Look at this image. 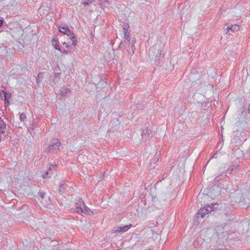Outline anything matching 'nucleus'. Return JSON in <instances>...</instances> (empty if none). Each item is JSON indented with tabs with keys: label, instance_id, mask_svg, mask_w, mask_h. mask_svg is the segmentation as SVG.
Returning <instances> with one entry per match:
<instances>
[{
	"label": "nucleus",
	"instance_id": "f257e3e1",
	"mask_svg": "<svg viewBox=\"0 0 250 250\" xmlns=\"http://www.w3.org/2000/svg\"><path fill=\"white\" fill-rule=\"evenodd\" d=\"M59 31L61 33L66 34L69 37L70 42H68L69 44L75 46L77 43V41L75 40V36L73 32L70 31L68 27L66 25H62L59 27Z\"/></svg>",
	"mask_w": 250,
	"mask_h": 250
},
{
	"label": "nucleus",
	"instance_id": "f03ea898",
	"mask_svg": "<svg viewBox=\"0 0 250 250\" xmlns=\"http://www.w3.org/2000/svg\"><path fill=\"white\" fill-rule=\"evenodd\" d=\"M75 210L77 213L82 214H89L91 212L90 209L85 206L83 201H79V202L76 204Z\"/></svg>",
	"mask_w": 250,
	"mask_h": 250
},
{
	"label": "nucleus",
	"instance_id": "7ed1b4c3",
	"mask_svg": "<svg viewBox=\"0 0 250 250\" xmlns=\"http://www.w3.org/2000/svg\"><path fill=\"white\" fill-rule=\"evenodd\" d=\"M61 144L60 140L58 139L53 140L52 142V144L50 145L46 149V152L47 153H52L54 151L59 150V147L61 146Z\"/></svg>",
	"mask_w": 250,
	"mask_h": 250
},
{
	"label": "nucleus",
	"instance_id": "20e7f679",
	"mask_svg": "<svg viewBox=\"0 0 250 250\" xmlns=\"http://www.w3.org/2000/svg\"><path fill=\"white\" fill-rule=\"evenodd\" d=\"M152 135V132L150 129L146 128L143 130L142 132V139L145 142L148 140L150 136Z\"/></svg>",
	"mask_w": 250,
	"mask_h": 250
},
{
	"label": "nucleus",
	"instance_id": "39448f33",
	"mask_svg": "<svg viewBox=\"0 0 250 250\" xmlns=\"http://www.w3.org/2000/svg\"><path fill=\"white\" fill-rule=\"evenodd\" d=\"M132 225L130 224L128 225H125L124 226H120L115 228L114 229V232H122L126 231L131 227Z\"/></svg>",
	"mask_w": 250,
	"mask_h": 250
},
{
	"label": "nucleus",
	"instance_id": "423d86ee",
	"mask_svg": "<svg viewBox=\"0 0 250 250\" xmlns=\"http://www.w3.org/2000/svg\"><path fill=\"white\" fill-rule=\"evenodd\" d=\"M225 26H226V28L224 29V32L225 34H227L229 32V30L234 32L235 31H237L239 29V26L237 24L232 25H231V26H229L228 25H226Z\"/></svg>",
	"mask_w": 250,
	"mask_h": 250
},
{
	"label": "nucleus",
	"instance_id": "0eeeda50",
	"mask_svg": "<svg viewBox=\"0 0 250 250\" xmlns=\"http://www.w3.org/2000/svg\"><path fill=\"white\" fill-rule=\"evenodd\" d=\"M71 93V90L68 88L64 87L62 88L60 90L59 96L61 97H66L69 95Z\"/></svg>",
	"mask_w": 250,
	"mask_h": 250
},
{
	"label": "nucleus",
	"instance_id": "6e6552de",
	"mask_svg": "<svg viewBox=\"0 0 250 250\" xmlns=\"http://www.w3.org/2000/svg\"><path fill=\"white\" fill-rule=\"evenodd\" d=\"M208 209L206 208V207L203 208H201L199 210L198 214L201 215L202 218H203L205 215L208 213Z\"/></svg>",
	"mask_w": 250,
	"mask_h": 250
},
{
	"label": "nucleus",
	"instance_id": "1a4fd4ad",
	"mask_svg": "<svg viewBox=\"0 0 250 250\" xmlns=\"http://www.w3.org/2000/svg\"><path fill=\"white\" fill-rule=\"evenodd\" d=\"M10 95L11 94H8L3 90H2L0 93V96L4 101L7 100L10 97Z\"/></svg>",
	"mask_w": 250,
	"mask_h": 250
},
{
	"label": "nucleus",
	"instance_id": "9d476101",
	"mask_svg": "<svg viewBox=\"0 0 250 250\" xmlns=\"http://www.w3.org/2000/svg\"><path fill=\"white\" fill-rule=\"evenodd\" d=\"M52 167H53V165H51V166L50 165L49 167L48 168L49 172L47 171L44 174L42 175L43 178L45 179V178H47V177H50V175L53 174V173L51 172V171H52Z\"/></svg>",
	"mask_w": 250,
	"mask_h": 250
},
{
	"label": "nucleus",
	"instance_id": "9b49d317",
	"mask_svg": "<svg viewBox=\"0 0 250 250\" xmlns=\"http://www.w3.org/2000/svg\"><path fill=\"white\" fill-rule=\"evenodd\" d=\"M5 128L6 124L0 117V133H4Z\"/></svg>",
	"mask_w": 250,
	"mask_h": 250
},
{
	"label": "nucleus",
	"instance_id": "f8f14e48",
	"mask_svg": "<svg viewBox=\"0 0 250 250\" xmlns=\"http://www.w3.org/2000/svg\"><path fill=\"white\" fill-rule=\"evenodd\" d=\"M92 1L90 0H86L85 1L82 2V4L83 5V7L85 8H87L89 5L91 4Z\"/></svg>",
	"mask_w": 250,
	"mask_h": 250
},
{
	"label": "nucleus",
	"instance_id": "ddd939ff",
	"mask_svg": "<svg viewBox=\"0 0 250 250\" xmlns=\"http://www.w3.org/2000/svg\"><path fill=\"white\" fill-rule=\"evenodd\" d=\"M215 206H218V205L216 204H212L210 205H208L206 206V208L208 209V212L213 211L214 208H216V207H214Z\"/></svg>",
	"mask_w": 250,
	"mask_h": 250
},
{
	"label": "nucleus",
	"instance_id": "4468645a",
	"mask_svg": "<svg viewBox=\"0 0 250 250\" xmlns=\"http://www.w3.org/2000/svg\"><path fill=\"white\" fill-rule=\"evenodd\" d=\"M54 246L53 250H64L63 246L60 244H58L57 245H53Z\"/></svg>",
	"mask_w": 250,
	"mask_h": 250
},
{
	"label": "nucleus",
	"instance_id": "2eb2a0df",
	"mask_svg": "<svg viewBox=\"0 0 250 250\" xmlns=\"http://www.w3.org/2000/svg\"><path fill=\"white\" fill-rule=\"evenodd\" d=\"M26 116L25 114L23 113L20 115V119L21 122H23L24 120L26 119Z\"/></svg>",
	"mask_w": 250,
	"mask_h": 250
},
{
	"label": "nucleus",
	"instance_id": "dca6fc26",
	"mask_svg": "<svg viewBox=\"0 0 250 250\" xmlns=\"http://www.w3.org/2000/svg\"><path fill=\"white\" fill-rule=\"evenodd\" d=\"M161 57V51L159 50H158L157 54L156 56L155 60L158 61L160 59Z\"/></svg>",
	"mask_w": 250,
	"mask_h": 250
},
{
	"label": "nucleus",
	"instance_id": "f3484780",
	"mask_svg": "<svg viewBox=\"0 0 250 250\" xmlns=\"http://www.w3.org/2000/svg\"><path fill=\"white\" fill-rule=\"evenodd\" d=\"M124 37L126 39H128L129 38V33L127 32V31H125V28L124 29Z\"/></svg>",
	"mask_w": 250,
	"mask_h": 250
},
{
	"label": "nucleus",
	"instance_id": "a211bd4d",
	"mask_svg": "<svg viewBox=\"0 0 250 250\" xmlns=\"http://www.w3.org/2000/svg\"><path fill=\"white\" fill-rule=\"evenodd\" d=\"M39 196L42 198H44V193L43 192H40L39 193Z\"/></svg>",
	"mask_w": 250,
	"mask_h": 250
},
{
	"label": "nucleus",
	"instance_id": "6ab92c4d",
	"mask_svg": "<svg viewBox=\"0 0 250 250\" xmlns=\"http://www.w3.org/2000/svg\"><path fill=\"white\" fill-rule=\"evenodd\" d=\"M59 243H57V242L56 241H52V245H51V246L53 247V249L54 248V246H53V245H57Z\"/></svg>",
	"mask_w": 250,
	"mask_h": 250
},
{
	"label": "nucleus",
	"instance_id": "aec40b11",
	"mask_svg": "<svg viewBox=\"0 0 250 250\" xmlns=\"http://www.w3.org/2000/svg\"><path fill=\"white\" fill-rule=\"evenodd\" d=\"M54 46H55V49H57V50H59L60 51H61V49H60V47L59 45H54Z\"/></svg>",
	"mask_w": 250,
	"mask_h": 250
},
{
	"label": "nucleus",
	"instance_id": "412c9836",
	"mask_svg": "<svg viewBox=\"0 0 250 250\" xmlns=\"http://www.w3.org/2000/svg\"><path fill=\"white\" fill-rule=\"evenodd\" d=\"M211 250H228L227 249H221L218 248H214Z\"/></svg>",
	"mask_w": 250,
	"mask_h": 250
},
{
	"label": "nucleus",
	"instance_id": "4be33fe9",
	"mask_svg": "<svg viewBox=\"0 0 250 250\" xmlns=\"http://www.w3.org/2000/svg\"><path fill=\"white\" fill-rule=\"evenodd\" d=\"M3 23V21L2 20H0V27H1Z\"/></svg>",
	"mask_w": 250,
	"mask_h": 250
},
{
	"label": "nucleus",
	"instance_id": "5701e85b",
	"mask_svg": "<svg viewBox=\"0 0 250 250\" xmlns=\"http://www.w3.org/2000/svg\"><path fill=\"white\" fill-rule=\"evenodd\" d=\"M55 78H59V73H56L55 74Z\"/></svg>",
	"mask_w": 250,
	"mask_h": 250
},
{
	"label": "nucleus",
	"instance_id": "b1692460",
	"mask_svg": "<svg viewBox=\"0 0 250 250\" xmlns=\"http://www.w3.org/2000/svg\"><path fill=\"white\" fill-rule=\"evenodd\" d=\"M63 44L66 47H69V45L68 44V43H66V42H64L63 43Z\"/></svg>",
	"mask_w": 250,
	"mask_h": 250
},
{
	"label": "nucleus",
	"instance_id": "393cba45",
	"mask_svg": "<svg viewBox=\"0 0 250 250\" xmlns=\"http://www.w3.org/2000/svg\"><path fill=\"white\" fill-rule=\"evenodd\" d=\"M62 53L63 54H68V52L65 50H63V51H61Z\"/></svg>",
	"mask_w": 250,
	"mask_h": 250
},
{
	"label": "nucleus",
	"instance_id": "a878e982",
	"mask_svg": "<svg viewBox=\"0 0 250 250\" xmlns=\"http://www.w3.org/2000/svg\"><path fill=\"white\" fill-rule=\"evenodd\" d=\"M5 104H7V105L9 104V102L8 99L7 100L4 101Z\"/></svg>",
	"mask_w": 250,
	"mask_h": 250
},
{
	"label": "nucleus",
	"instance_id": "bb28decb",
	"mask_svg": "<svg viewBox=\"0 0 250 250\" xmlns=\"http://www.w3.org/2000/svg\"><path fill=\"white\" fill-rule=\"evenodd\" d=\"M215 180H216V181H219L220 180V178L218 176L217 177H216L215 178Z\"/></svg>",
	"mask_w": 250,
	"mask_h": 250
},
{
	"label": "nucleus",
	"instance_id": "cd10ccee",
	"mask_svg": "<svg viewBox=\"0 0 250 250\" xmlns=\"http://www.w3.org/2000/svg\"><path fill=\"white\" fill-rule=\"evenodd\" d=\"M159 160V158L157 157V156H156L155 158V161H158Z\"/></svg>",
	"mask_w": 250,
	"mask_h": 250
},
{
	"label": "nucleus",
	"instance_id": "c85d7f7f",
	"mask_svg": "<svg viewBox=\"0 0 250 250\" xmlns=\"http://www.w3.org/2000/svg\"><path fill=\"white\" fill-rule=\"evenodd\" d=\"M63 188V185H62L60 188V192L62 191V188Z\"/></svg>",
	"mask_w": 250,
	"mask_h": 250
},
{
	"label": "nucleus",
	"instance_id": "c756f323",
	"mask_svg": "<svg viewBox=\"0 0 250 250\" xmlns=\"http://www.w3.org/2000/svg\"><path fill=\"white\" fill-rule=\"evenodd\" d=\"M248 111H249V113H250V103L249 108H248Z\"/></svg>",
	"mask_w": 250,
	"mask_h": 250
},
{
	"label": "nucleus",
	"instance_id": "7c9ffc66",
	"mask_svg": "<svg viewBox=\"0 0 250 250\" xmlns=\"http://www.w3.org/2000/svg\"><path fill=\"white\" fill-rule=\"evenodd\" d=\"M42 73H39V75H38V76H40V75H42Z\"/></svg>",
	"mask_w": 250,
	"mask_h": 250
},
{
	"label": "nucleus",
	"instance_id": "2f4dec72",
	"mask_svg": "<svg viewBox=\"0 0 250 250\" xmlns=\"http://www.w3.org/2000/svg\"><path fill=\"white\" fill-rule=\"evenodd\" d=\"M233 168L231 169V172H233Z\"/></svg>",
	"mask_w": 250,
	"mask_h": 250
},
{
	"label": "nucleus",
	"instance_id": "473e14b6",
	"mask_svg": "<svg viewBox=\"0 0 250 250\" xmlns=\"http://www.w3.org/2000/svg\"><path fill=\"white\" fill-rule=\"evenodd\" d=\"M200 196V194H199V195H198V198H199Z\"/></svg>",
	"mask_w": 250,
	"mask_h": 250
},
{
	"label": "nucleus",
	"instance_id": "72a5a7b5",
	"mask_svg": "<svg viewBox=\"0 0 250 250\" xmlns=\"http://www.w3.org/2000/svg\"><path fill=\"white\" fill-rule=\"evenodd\" d=\"M111 124H113L112 123H110V125H111Z\"/></svg>",
	"mask_w": 250,
	"mask_h": 250
}]
</instances>
